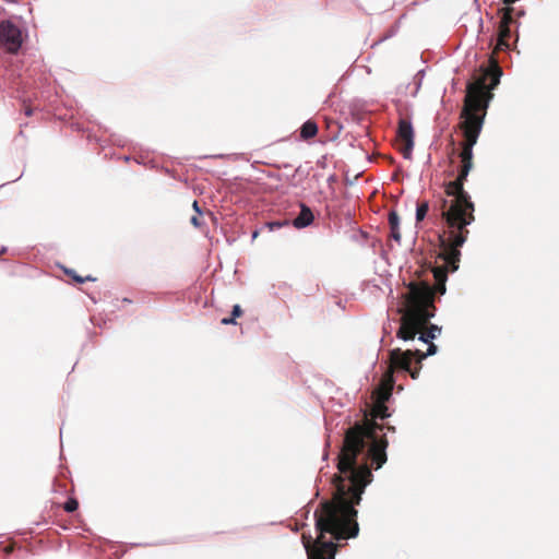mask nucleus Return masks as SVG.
Listing matches in <instances>:
<instances>
[{
  "instance_id": "f257e3e1",
  "label": "nucleus",
  "mask_w": 559,
  "mask_h": 559,
  "mask_svg": "<svg viewBox=\"0 0 559 559\" xmlns=\"http://www.w3.org/2000/svg\"><path fill=\"white\" fill-rule=\"evenodd\" d=\"M377 421L343 427L337 454L338 475L332 500H322L313 513L316 538L302 535L308 559H335L338 547L359 534L356 504L372 481V468L386 462L388 440Z\"/></svg>"
},
{
  "instance_id": "f03ea898",
  "label": "nucleus",
  "mask_w": 559,
  "mask_h": 559,
  "mask_svg": "<svg viewBox=\"0 0 559 559\" xmlns=\"http://www.w3.org/2000/svg\"><path fill=\"white\" fill-rule=\"evenodd\" d=\"M469 171L460 168L455 180L445 186V193L452 200H443V217L450 228L448 238L441 239L440 258L445 264L448 272H455L459 269L462 247L468 235L466 226L475 221V205L467 191L464 190V181Z\"/></svg>"
},
{
  "instance_id": "7ed1b4c3",
  "label": "nucleus",
  "mask_w": 559,
  "mask_h": 559,
  "mask_svg": "<svg viewBox=\"0 0 559 559\" xmlns=\"http://www.w3.org/2000/svg\"><path fill=\"white\" fill-rule=\"evenodd\" d=\"M403 316L397 337L413 341L436 316L435 290L429 283L411 282L403 294Z\"/></svg>"
},
{
  "instance_id": "20e7f679",
  "label": "nucleus",
  "mask_w": 559,
  "mask_h": 559,
  "mask_svg": "<svg viewBox=\"0 0 559 559\" xmlns=\"http://www.w3.org/2000/svg\"><path fill=\"white\" fill-rule=\"evenodd\" d=\"M493 95L488 91L485 81L467 84L464 106L461 110V129L464 135L461 159H473V147L483 130L487 109Z\"/></svg>"
},
{
  "instance_id": "39448f33",
  "label": "nucleus",
  "mask_w": 559,
  "mask_h": 559,
  "mask_svg": "<svg viewBox=\"0 0 559 559\" xmlns=\"http://www.w3.org/2000/svg\"><path fill=\"white\" fill-rule=\"evenodd\" d=\"M389 359L391 367L399 371L408 372L412 379H417L419 376V370L421 365L418 364V367L412 369V362L416 361V356L413 355L412 349L403 350L401 348H394L390 350Z\"/></svg>"
},
{
  "instance_id": "423d86ee",
  "label": "nucleus",
  "mask_w": 559,
  "mask_h": 559,
  "mask_svg": "<svg viewBox=\"0 0 559 559\" xmlns=\"http://www.w3.org/2000/svg\"><path fill=\"white\" fill-rule=\"evenodd\" d=\"M0 43L10 53H16L22 47V32L11 20L0 24Z\"/></svg>"
},
{
  "instance_id": "0eeeda50",
  "label": "nucleus",
  "mask_w": 559,
  "mask_h": 559,
  "mask_svg": "<svg viewBox=\"0 0 559 559\" xmlns=\"http://www.w3.org/2000/svg\"><path fill=\"white\" fill-rule=\"evenodd\" d=\"M397 138L404 143L402 155L405 159H411L414 147V128L409 117L400 118L397 126Z\"/></svg>"
},
{
  "instance_id": "6e6552de",
  "label": "nucleus",
  "mask_w": 559,
  "mask_h": 559,
  "mask_svg": "<svg viewBox=\"0 0 559 559\" xmlns=\"http://www.w3.org/2000/svg\"><path fill=\"white\" fill-rule=\"evenodd\" d=\"M300 212L299 214L292 221V225L297 229H302L310 226L314 221V215L311 209L305 204H299Z\"/></svg>"
},
{
  "instance_id": "1a4fd4ad",
  "label": "nucleus",
  "mask_w": 559,
  "mask_h": 559,
  "mask_svg": "<svg viewBox=\"0 0 559 559\" xmlns=\"http://www.w3.org/2000/svg\"><path fill=\"white\" fill-rule=\"evenodd\" d=\"M317 133H318V126L311 119L305 121L300 127V138L302 140L312 139L317 135Z\"/></svg>"
},
{
  "instance_id": "9d476101",
  "label": "nucleus",
  "mask_w": 559,
  "mask_h": 559,
  "mask_svg": "<svg viewBox=\"0 0 559 559\" xmlns=\"http://www.w3.org/2000/svg\"><path fill=\"white\" fill-rule=\"evenodd\" d=\"M428 345V348H427V352L426 353H421L419 349H412L413 350V355L416 356V362L417 364H421V361L429 357V356H433L437 354L438 352V346L433 343H429L427 344Z\"/></svg>"
},
{
  "instance_id": "9b49d317",
  "label": "nucleus",
  "mask_w": 559,
  "mask_h": 559,
  "mask_svg": "<svg viewBox=\"0 0 559 559\" xmlns=\"http://www.w3.org/2000/svg\"><path fill=\"white\" fill-rule=\"evenodd\" d=\"M428 211H429L428 202L425 201V202L418 203L416 206V214H415L416 222L424 221Z\"/></svg>"
},
{
  "instance_id": "f8f14e48",
  "label": "nucleus",
  "mask_w": 559,
  "mask_h": 559,
  "mask_svg": "<svg viewBox=\"0 0 559 559\" xmlns=\"http://www.w3.org/2000/svg\"><path fill=\"white\" fill-rule=\"evenodd\" d=\"M437 281H438V286H437V290L440 295H444L445 294V281H447V275L443 274L442 271H438L436 274H435Z\"/></svg>"
},
{
  "instance_id": "ddd939ff",
  "label": "nucleus",
  "mask_w": 559,
  "mask_h": 559,
  "mask_svg": "<svg viewBox=\"0 0 559 559\" xmlns=\"http://www.w3.org/2000/svg\"><path fill=\"white\" fill-rule=\"evenodd\" d=\"M78 508H79V501L75 498H69L63 504V509L68 513H72V512L76 511Z\"/></svg>"
},
{
  "instance_id": "4468645a",
  "label": "nucleus",
  "mask_w": 559,
  "mask_h": 559,
  "mask_svg": "<svg viewBox=\"0 0 559 559\" xmlns=\"http://www.w3.org/2000/svg\"><path fill=\"white\" fill-rule=\"evenodd\" d=\"M425 76V70H419L415 76H414V84H415V91L413 92V96H416V94L418 93L420 86H421V82H423V79Z\"/></svg>"
},
{
  "instance_id": "2eb2a0df",
  "label": "nucleus",
  "mask_w": 559,
  "mask_h": 559,
  "mask_svg": "<svg viewBox=\"0 0 559 559\" xmlns=\"http://www.w3.org/2000/svg\"><path fill=\"white\" fill-rule=\"evenodd\" d=\"M388 221H389L390 228L391 227L396 228L397 226H400V216L395 210H391L389 212Z\"/></svg>"
},
{
  "instance_id": "dca6fc26",
  "label": "nucleus",
  "mask_w": 559,
  "mask_h": 559,
  "mask_svg": "<svg viewBox=\"0 0 559 559\" xmlns=\"http://www.w3.org/2000/svg\"><path fill=\"white\" fill-rule=\"evenodd\" d=\"M288 225H289V221H274V222L266 223L265 226L269 228L270 231H273L275 229H280L281 227L288 226Z\"/></svg>"
},
{
  "instance_id": "f3484780",
  "label": "nucleus",
  "mask_w": 559,
  "mask_h": 559,
  "mask_svg": "<svg viewBox=\"0 0 559 559\" xmlns=\"http://www.w3.org/2000/svg\"><path fill=\"white\" fill-rule=\"evenodd\" d=\"M427 332L430 334L429 336H432V338L435 340L441 334L442 328L437 324H429Z\"/></svg>"
},
{
  "instance_id": "a211bd4d",
  "label": "nucleus",
  "mask_w": 559,
  "mask_h": 559,
  "mask_svg": "<svg viewBox=\"0 0 559 559\" xmlns=\"http://www.w3.org/2000/svg\"><path fill=\"white\" fill-rule=\"evenodd\" d=\"M509 29L507 27H504L502 31H501V35H500V39H499V45L501 47H506L508 48L509 45L507 43V37L509 36Z\"/></svg>"
},
{
  "instance_id": "6ab92c4d",
  "label": "nucleus",
  "mask_w": 559,
  "mask_h": 559,
  "mask_svg": "<svg viewBox=\"0 0 559 559\" xmlns=\"http://www.w3.org/2000/svg\"><path fill=\"white\" fill-rule=\"evenodd\" d=\"M390 237L396 241L397 243H400L401 241V233H400V226H397L396 228L394 227H391L390 228Z\"/></svg>"
},
{
  "instance_id": "aec40b11",
  "label": "nucleus",
  "mask_w": 559,
  "mask_h": 559,
  "mask_svg": "<svg viewBox=\"0 0 559 559\" xmlns=\"http://www.w3.org/2000/svg\"><path fill=\"white\" fill-rule=\"evenodd\" d=\"M390 414L388 413L386 408L383 405L378 406L377 408V417L380 419H384L389 417Z\"/></svg>"
},
{
  "instance_id": "412c9836",
  "label": "nucleus",
  "mask_w": 559,
  "mask_h": 559,
  "mask_svg": "<svg viewBox=\"0 0 559 559\" xmlns=\"http://www.w3.org/2000/svg\"><path fill=\"white\" fill-rule=\"evenodd\" d=\"M66 273L69 274L76 283H84L83 277L78 275L73 270H66Z\"/></svg>"
},
{
  "instance_id": "4be33fe9",
  "label": "nucleus",
  "mask_w": 559,
  "mask_h": 559,
  "mask_svg": "<svg viewBox=\"0 0 559 559\" xmlns=\"http://www.w3.org/2000/svg\"><path fill=\"white\" fill-rule=\"evenodd\" d=\"M241 314H242V309H241L240 305H238V304L234 305L233 310H231V317L236 320Z\"/></svg>"
},
{
  "instance_id": "5701e85b",
  "label": "nucleus",
  "mask_w": 559,
  "mask_h": 559,
  "mask_svg": "<svg viewBox=\"0 0 559 559\" xmlns=\"http://www.w3.org/2000/svg\"><path fill=\"white\" fill-rule=\"evenodd\" d=\"M430 334L428 332H425V333H421L419 336H418V340L425 344H429V343H432L433 338L432 336H429Z\"/></svg>"
},
{
  "instance_id": "b1692460",
  "label": "nucleus",
  "mask_w": 559,
  "mask_h": 559,
  "mask_svg": "<svg viewBox=\"0 0 559 559\" xmlns=\"http://www.w3.org/2000/svg\"><path fill=\"white\" fill-rule=\"evenodd\" d=\"M461 168L471 171L473 168V159H461Z\"/></svg>"
},
{
  "instance_id": "393cba45",
  "label": "nucleus",
  "mask_w": 559,
  "mask_h": 559,
  "mask_svg": "<svg viewBox=\"0 0 559 559\" xmlns=\"http://www.w3.org/2000/svg\"><path fill=\"white\" fill-rule=\"evenodd\" d=\"M223 325L236 324V320L230 316L221 320Z\"/></svg>"
},
{
  "instance_id": "a878e982",
  "label": "nucleus",
  "mask_w": 559,
  "mask_h": 559,
  "mask_svg": "<svg viewBox=\"0 0 559 559\" xmlns=\"http://www.w3.org/2000/svg\"><path fill=\"white\" fill-rule=\"evenodd\" d=\"M190 223L194 226V227H200L201 226V219L198 217V216H192L190 218Z\"/></svg>"
},
{
  "instance_id": "bb28decb",
  "label": "nucleus",
  "mask_w": 559,
  "mask_h": 559,
  "mask_svg": "<svg viewBox=\"0 0 559 559\" xmlns=\"http://www.w3.org/2000/svg\"><path fill=\"white\" fill-rule=\"evenodd\" d=\"M192 207H193V210H194L198 214H202V211H201V209H200V206H199L198 201H193Z\"/></svg>"
},
{
  "instance_id": "cd10ccee",
  "label": "nucleus",
  "mask_w": 559,
  "mask_h": 559,
  "mask_svg": "<svg viewBox=\"0 0 559 559\" xmlns=\"http://www.w3.org/2000/svg\"><path fill=\"white\" fill-rule=\"evenodd\" d=\"M390 396V393L389 392H382L381 393V402L383 403L385 400H388Z\"/></svg>"
},
{
  "instance_id": "c85d7f7f",
  "label": "nucleus",
  "mask_w": 559,
  "mask_h": 559,
  "mask_svg": "<svg viewBox=\"0 0 559 559\" xmlns=\"http://www.w3.org/2000/svg\"><path fill=\"white\" fill-rule=\"evenodd\" d=\"M24 112L26 116H31L33 114V109L29 107H26Z\"/></svg>"
},
{
  "instance_id": "c756f323",
  "label": "nucleus",
  "mask_w": 559,
  "mask_h": 559,
  "mask_svg": "<svg viewBox=\"0 0 559 559\" xmlns=\"http://www.w3.org/2000/svg\"><path fill=\"white\" fill-rule=\"evenodd\" d=\"M518 0H503V3L507 5L515 3Z\"/></svg>"
},
{
  "instance_id": "7c9ffc66",
  "label": "nucleus",
  "mask_w": 559,
  "mask_h": 559,
  "mask_svg": "<svg viewBox=\"0 0 559 559\" xmlns=\"http://www.w3.org/2000/svg\"><path fill=\"white\" fill-rule=\"evenodd\" d=\"M259 236V230H254L251 235V239L254 240Z\"/></svg>"
},
{
  "instance_id": "2f4dec72",
  "label": "nucleus",
  "mask_w": 559,
  "mask_h": 559,
  "mask_svg": "<svg viewBox=\"0 0 559 559\" xmlns=\"http://www.w3.org/2000/svg\"><path fill=\"white\" fill-rule=\"evenodd\" d=\"M83 280H84V282H86V281H93V282L96 281V278L91 276V275H87L86 277H83Z\"/></svg>"
},
{
  "instance_id": "473e14b6",
  "label": "nucleus",
  "mask_w": 559,
  "mask_h": 559,
  "mask_svg": "<svg viewBox=\"0 0 559 559\" xmlns=\"http://www.w3.org/2000/svg\"><path fill=\"white\" fill-rule=\"evenodd\" d=\"M7 251H8V247L2 246L0 249V254H4V253H7Z\"/></svg>"
},
{
  "instance_id": "72a5a7b5",
  "label": "nucleus",
  "mask_w": 559,
  "mask_h": 559,
  "mask_svg": "<svg viewBox=\"0 0 559 559\" xmlns=\"http://www.w3.org/2000/svg\"><path fill=\"white\" fill-rule=\"evenodd\" d=\"M498 84H499V78H498V79H496V80L492 82V88H495Z\"/></svg>"
},
{
  "instance_id": "f704fd0d",
  "label": "nucleus",
  "mask_w": 559,
  "mask_h": 559,
  "mask_svg": "<svg viewBox=\"0 0 559 559\" xmlns=\"http://www.w3.org/2000/svg\"><path fill=\"white\" fill-rule=\"evenodd\" d=\"M122 302L131 304V302H132V300H131V299H129V298H127V297H124V298L122 299Z\"/></svg>"
},
{
  "instance_id": "c9c22d12",
  "label": "nucleus",
  "mask_w": 559,
  "mask_h": 559,
  "mask_svg": "<svg viewBox=\"0 0 559 559\" xmlns=\"http://www.w3.org/2000/svg\"><path fill=\"white\" fill-rule=\"evenodd\" d=\"M329 180H330V181H333V180H334V176H331V177L329 178Z\"/></svg>"
},
{
  "instance_id": "e433bc0d",
  "label": "nucleus",
  "mask_w": 559,
  "mask_h": 559,
  "mask_svg": "<svg viewBox=\"0 0 559 559\" xmlns=\"http://www.w3.org/2000/svg\"><path fill=\"white\" fill-rule=\"evenodd\" d=\"M328 457V453H324L323 454V460H325Z\"/></svg>"
}]
</instances>
